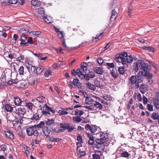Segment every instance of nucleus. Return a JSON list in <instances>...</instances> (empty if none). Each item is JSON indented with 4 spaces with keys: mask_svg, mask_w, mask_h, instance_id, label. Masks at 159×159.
Here are the masks:
<instances>
[{
    "mask_svg": "<svg viewBox=\"0 0 159 159\" xmlns=\"http://www.w3.org/2000/svg\"><path fill=\"white\" fill-rule=\"evenodd\" d=\"M139 63H138L137 62L134 63V64L133 66V69H134V70L137 72L139 70Z\"/></svg>",
    "mask_w": 159,
    "mask_h": 159,
    "instance_id": "37998d69",
    "label": "nucleus"
},
{
    "mask_svg": "<svg viewBox=\"0 0 159 159\" xmlns=\"http://www.w3.org/2000/svg\"><path fill=\"white\" fill-rule=\"evenodd\" d=\"M18 120H16V123L13 125V126L15 130L19 131L21 129V124L19 123Z\"/></svg>",
    "mask_w": 159,
    "mask_h": 159,
    "instance_id": "412c9836",
    "label": "nucleus"
},
{
    "mask_svg": "<svg viewBox=\"0 0 159 159\" xmlns=\"http://www.w3.org/2000/svg\"><path fill=\"white\" fill-rule=\"evenodd\" d=\"M36 100L39 102L42 103L41 104H42V103H45V98L42 96L37 97L36 98Z\"/></svg>",
    "mask_w": 159,
    "mask_h": 159,
    "instance_id": "b1692460",
    "label": "nucleus"
},
{
    "mask_svg": "<svg viewBox=\"0 0 159 159\" xmlns=\"http://www.w3.org/2000/svg\"><path fill=\"white\" fill-rule=\"evenodd\" d=\"M102 97L105 100L108 101H111L112 98L110 95H108L107 94H103L102 95Z\"/></svg>",
    "mask_w": 159,
    "mask_h": 159,
    "instance_id": "2f4dec72",
    "label": "nucleus"
},
{
    "mask_svg": "<svg viewBox=\"0 0 159 159\" xmlns=\"http://www.w3.org/2000/svg\"><path fill=\"white\" fill-rule=\"evenodd\" d=\"M110 73L111 75V76L115 78H117L118 76V75L117 73V70L112 69L110 71Z\"/></svg>",
    "mask_w": 159,
    "mask_h": 159,
    "instance_id": "c756f323",
    "label": "nucleus"
},
{
    "mask_svg": "<svg viewBox=\"0 0 159 159\" xmlns=\"http://www.w3.org/2000/svg\"><path fill=\"white\" fill-rule=\"evenodd\" d=\"M118 71L121 74H124L125 72L124 67L123 66L119 67L118 69Z\"/></svg>",
    "mask_w": 159,
    "mask_h": 159,
    "instance_id": "de8ad7c7",
    "label": "nucleus"
},
{
    "mask_svg": "<svg viewBox=\"0 0 159 159\" xmlns=\"http://www.w3.org/2000/svg\"><path fill=\"white\" fill-rule=\"evenodd\" d=\"M40 81V79L39 78H34L31 81L29 82V84L31 85L37 84Z\"/></svg>",
    "mask_w": 159,
    "mask_h": 159,
    "instance_id": "aec40b11",
    "label": "nucleus"
},
{
    "mask_svg": "<svg viewBox=\"0 0 159 159\" xmlns=\"http://www.w3.org/2000/svg\"><path fill=\"white\" fill-rule=\"evenodd\" d=\"M97 62L100 66H101L103 62V60L101 57H98L97 59Z\"/></svg>",
    "mask_w": 159,
    "mask_h": 159,
    "instance_id": "e2e57ef3",
    "label": "nucleus"
},
{
    "mask_svg": "<svg viewBox=\"0 0 159 159\" xmlns=\"http://www.w3.org/2000/svg\"><path fill=\"white\" fill-rule=\"evenodd\" d=\"M44 69L43 67L40 66L36 68L35 66V70L37 74L39 75L43 72Z\"/></svg>",
    "mask_w": 159,
    "mask_h": 159,
    "instance_id": "4be33fe9",
    "label": "nucleus"
},
{
    "mask_svg": "<svg viewBox=\"0 0 159 159\" xmlns=\"http://www.w3.org/2000/svg\"><path fill=\"white\" fill-rule=\"evenodd\" d=\"M44 21L47 23V24H50L52 23V20H49L48 19V18L47 17H44L43 18Z\"/></svg>",
    "mask_w": 159,
    "mask_h": 159,
    "instance_id": "4d7b16f0",
    "label": "nucleus"
},
{
    "mask_svg": "<svg viewBox=\"0 0 159 159\" xmlns=\"http://www.w3.org/2000/svg\"><path fill=\"white\" fill-rule=\"evenodd\" d=\"M27 68L28 71L29 72H30L33 71H34L35 70V66H32L31 65L27 64L25 66Z\"/></svg>",
    "mask_w": 159,
    "mask_h": 159,
    "instance_id": "5701e85b",
    "label": "nucleus"
},
{
    "mask_svg": "<svg viewBox=\"0 0 159 159\" xmlns=\"http://www.w3.org/2000/svg\"><path fill=\"white\" fill-rule=\"evenodd\" d=\"M101 152L100 151H96L95 153L93 155V159H100Z\"/></svg>",
    "mask_w": 159,
    "mask_h": 159,
    "instance_id": "a878e982",
    "label": "nucleus"
},
{
    "mask_svg": "<svg viewBox=\"0 0 159 159\" xmlns=\"http://www.w3.org/2000/svg\"><path fill=\"white\" fill-rule=\"evenodd\" d=\"M58 113L61 115H67L68 114V112L65 109L62 108L58 111Z\"/></svg>",
    "mask_w": 159,
    "mask_h": 159,
    "instance_id": "a19ab883",
    "label": "nucleus"
},
{
    "mask_svg": "<svg viewBox=\"0 0 159 159\" xmlns=\"http://www.w3.org/2000/svg\"><path fill=\"white\" fill-rule=\"evenodd\" d=\"M139 67L141 70L145 72V74H146V72L148 73V71L149 69V68L148 64L145 63L142 60H139Z\"/></svg>",
    "mask_w": 159,
    "mask_h": 159,
    "instance_id": "39448f33",
    "label": "nucleus"
},
{
    "mask_svg": "<svg viewBox=\"0 0 159 159\" xmlns=\"http://www.w3.org/2000/svg\"><path fill=\"white\" fill-rule=\"evenodd\" d=\"M77 140L78 141V142L77 143V145H78V144L82 143V137L80 135L77 136Z\"/></svg>",
    "mask_w": 159,
    "mask_h": 159,
    "instance_id": "bf43d9fd",
    "label": "nucleus"
},
{
    "mask_svg": "<svg viewBox=\"0 0 159 159\" xmlns=\"http://www.w3.org/2000/svg\"><path fill=\"white\" fill-rule=\"evenodd\" d=\"M146 75V77L147 78L148 81V83L151 84L152 83V75L149 73L146 72V74H145Z\"/></svg>",
    "mask_w": 159,
    "mask_h": 159,
    "instance_id": "6ab92c4d",
    "label": "nucleus"
},
{
    "mask_svg": "<svg viewBox=\"0 0 159 159\" xmlns=\"http://www.w3.org/2000/svg\"><path fill=\"white\" fill-rule=\"evenodd\" d=\"M27 39V37L25 34H22V35H20V40L21 41L20 44L21 46H27L28 45V43H26L25 42V40Z\"/></svg>",
    "mask_w": 159,
    "mask_h": 159,
    "instance_id": "423d86ee",
    "label": "nucleus"
},
{
    "mask_svg": "<svg viewBox=\"0 0 159 159\" xmlns=\"http://www.w3.org/2000/svg\"><path fill=\"white\" fill-rule=\"evenodd\" d=\"M86 70L84 69V68H83L81 67L80 68H78L77 69V73L79 74V78H81L82 79L83 78V77H84V75L83 74V72L84 71Z\"/></svg>",
    "mask_w": 159,
    "mask_h": 159,
    "instance_id": "ddd939ff",
    "label": "nucleus"
},
{
    "mask_svg": "<svg viewBox=\"0 0 159 159\" xmlns=\"http://www.w3.org/2000/svg\"><path fill=\"white\" fill-rule=\"evenodd\" d=\"M25 109L21 107L16 108L15 112L19 116H23L25 113L26 111Z\"/></svg>",
    "mask_w": 159,
    "mask_h": 159,
    "instance_id": "1a4fd4ad",
    "label": "nucleus"
},
{
    "mask_svg": "<svg viewBox=\"0 0 159 159\" xmlns=\"http://www.w3.org/2000/svg\"><path fill=\"white\" fill-rule=\"evenodd\" d=\"M38 11L39 14H43L44 12V8L42 7H39L38 9Z\"/></svg>",
    "mask_w": 159,
    "mask_h": 159,
    "instance_id": "13d9d810",
    "label": "nucleus"
},
{
    "mask_svg": "<svg viewBox=\"0 0 159 159\" xmlns=\"http://www.w3.org/2000/svg\"><path fill=\"white\" fill-rule=\"evenodd\" d=\"M60 128L62 129H59L57 132L58 133L64 132L66 129L69 132H70L75 128L74 126H70V125L68 123H61L60 124Z\"/></svg>",
    "mask_w": 159,
    "mask_h": 159,
    "instance_id": "7ed1b4c3",
    "label": "nucleus"
},
{
    "mask_svg": "<svg viewBox=\"0 0 159 159\" xmlns=\"http://www.w3.org/2000/svg\"><path fill=\"white\" fill-rule=\"evenodd\" d=\"M72 120L74 121L77 123H79L82 120V119L79 116L73 117Z\"/></svg>",
    "mask_w": 159,
    "mask_h": 159,
    "instance_id": "ea45409f",
    "label": "nucleus"
},
{
    "mask_svg": "<svg viewBox=\"0 0 159 159\" xmlns=\"http://www.w3.org/2000/svg\"><path fill=\"white\" fill-rule=\"evenodd\" d=\"M104 32H102L100 34H97L96 36L93 39V42H96L97 40H96L97 39H99V38H102V36L104 35Z\"/></svg>",
    "mask_w": 159,
    "mask_h": 159,
    "instance_id": "c9c22d12",
    "label": "nucleus"
},
{
    "mask_svg": "<svg viewBox=\"0 0 159 159\" xmlns=\"http://www.w3.org/2000/svg\"><path fill=\"white\" fill-rule=\"evenodd\" d=\"M25 106L30 110H32L33 109L34 106L32 103L30 102H25Z\"/></svg>",
    "mask_w": 159,
    "mask_h": 159,
    "instance_id": "473e14b6",
    "label": "nucleus"
},
{
    "mask_svg": "<svg viewBox=\"0 0 159 159\" xmlns=\"http://www.w3.org/2000/svg\"><path fill=\"white\" fill-rule=\"evenodd\" d=\"M39 107L42 111L41 113L43 115L49 116L51 115L50 112L52 114L55 113V111L52 110L51 107H49L46 103L39 104Z\"/></svg>",
    "mask_w": 159,
    "mask_h": 159,
    "instance_id": "f257e3e1",
    "label": "nucleus"
},
{
    "mask_svg": "<svg viewBox=\"0 0 159 159\" xmlns=\"http://www.w3.org/2000/svg\"><path fill=\"white\" fill-rule=\"evenodd\" d=\"M100 137L101 139L105 141V140L108 139V135L107 134L102 132L100 134Z\"/></svg>",
    "mask_w": 159,
    "mask_h": 159,
    "instance_id": "7c9ffc66",
    "label": "nucleus"
},
{
    "mask_svg": "<svg viewBox=\"0 0 159 159\" xmlns=\"http://www.w3.org/2000/svg\"><path fill=\"white\" fill-rule=\"evenodd\" d=\"M44 76L45 77H48L50 75H52V73L51 72V71L50 70L48 69L44 73Z\"/></svg>",
    "mask_w": 159,
    "mask_h": 159,
    "instance_id": "603ef678",
    "label": "nucleus"
},
{
    "mask_svg": "<svg viewBox=\"0 0 159 159\" xmlns=\"http://www.w3.org/2000/svg\"><path fill=\"white\" fill-rule=\"evenodd\" d=\"M55 123V120L53 119H48V120L46 122V124L48 125L53 124Z\"/></svg>",
    "mask_w": 159,
    "mask_h": 159,
    "instance_id": "a18cd8bd",
    "label": "nucleus"
},
{
    "mask_svg": "<svg viewBox=\"0 0 159 159\" xmlns=\"http://www.w3.org/2000/svg\"><path fill=\"white\" fill-rule=\"evenodd\" d=\"M128 56L127 53L125 52H123L121 53H118L116 56V61L119 62H121L122 64H125L126 63H129V61L126 58Z\"/></svg>",
    "mask_w": 159,
    "mask_h": 159,
    "instance_id": "f03ea898",
    "label": "nucleus"
},
{
    "mask_svg": "<svg viewBox=\"0 0 159 159\" xmlns=\"http://www.w3.org/2000/svg\"><path fill=\"white\" fill-rule=\"evenodd\" d=\"M118 15V13L116 11L115 9H114L111 12V16L110 18L111 21L112 22L115 20Z\"/></svg>",
    "mask_w": 159,
    "mask_h": 159,
    "instance_id": "4468645a",
    "label": "nucleus"
},
{
    "mask_svg": "<svg viewBox=\"0 0 159 159\" xmlns=\"http://www.w3.org/2000/svg\"><path fill=\"white\" fill-rule=\"evenodd\" d=\"M1 150L3 151L4 154L6 155L7 153V146L5 145H2L0 146Z\"/></svg>",
    "mask_w": 159,
    "mask_h": 159,
    "instance_id": "49530a36",
    "label": "nucleus"
},
{
    "mask_svg": "<svg viewBox=\"0 0 159 159\" xmlns=\"http://www.w3.org/2000/svg\"><path fill=\"white\" fill-rule=\"evenodd\" d=\"M26 131L28 136H34V137H37L39 135V133L37 129H36L35 126H31L26 128Z\"/></svg>",
    "mask_w": 159,
    "mask_h": 159,
    "instance_id": "20e7f679",
    "label": "nucleus"
},
{
    "mask_svg": "<svg viewBox=\"0 0 159 159\" xmlns=\"http://www.w3.org/2000/svg\"><path fill=\"white\" fill-rule=\"evenodd\" d=\"M24 118V117L23 116H20L18 118H16V120H18V122L22 124V123L23 122V119Z\"/></svg>",
    "mask_w": 159,
    "mask_h": 159,
    "instance_id": "680f3d73",
    "label": "nucleus"
},
{
    "mask_svg": "<svg viewBox=\"0 0 159 159\" xmlns=\"http://www.w3.org/2000/svg\"><path fill=\"white\" fill-rule=\"evenodd\" d=\"M106 66H107V68L108 69L110 68L114 69L115 67V65L114 63H107Z\"/></svg>",
    "mask_w": 159,
    "mask_h": 159,
    "instance_id": "09e8293b",
    "label": "nucleus"
},
{
    "mask_svg": "<svg viewBox=\"0 0 159 159\" xmlns=\"http://www.w3.org/2000/svg\"><path fill=\"white\" fill-rule=\"evenodd\" d=\"M18 82V79H16L14 80H9L7 82V83L8 85H11L14 84H16Z\"/></svg>",
    "mask_w": 159,
    "mask_h": 159,
    "instance_id": "e433bc0d",
    "label": "nucleus"
},
{
    "mask_svg": "<svg viewBox=\"0 0 159 159\" xmlns=\"http://www.w3.org/2000/svg\"><path fill=\"white\" fill-rule=\"evenodd\" d=\"M44 125V123L43 122L41 121L39 124L37 125H34V126H35V127L36 128V129H39L40 128H43Z\"/></svg>",
    "mask_w": 159,
    "mask_h": 159,
    "instance_id": "72a5a7b5",
    "label": "nucleus"
},
{
    "mask_svg": "<svg viewBox=\"0 0 159 159\" xmlns=\"http://www.w3.org/2000/svg\"><path fill=\"white\" fill-rule=\"evenodd\" d=\"M39 119V114H34L33 116L30 119L33 120H37Z\"/></svg>",
    "mask_w": 159,
    "mask_h": 159,
    "instance_id": "6e6d98bb",
    "label": "nucleus"
},
{
    "mask_svg": "<svg viewBox=\"0 0 159 159\" xmlns=\"http://www.w3.org/2000/svg\"><path fill=\"white\" fill-rule=\"evenodd\" d=\"M93 70L95 72L100 75H102L104 73V70L103 69V68L100 67H98L95 66L93 67Z\"/></svg>",
    "mask_w": 159,
    "mask_h": 159,
    "instance_id": "9b49d317",
    "label": "nucleus"
},
{
    "mask_svg": "<svg viewBox=\"0 0 159 159\" xmlns=\"http://www.w3.org/2000/svg\"><path fill=\"white\" fill-rule=\"evenodd\" d=\"M85 128L86 130H89L90 131L92 134L95 133L97 129V126L95 125L91 126L89 124L86 125Z\"/></svg>",
    "mask_w": 159,
    "mask_h": 159,
    "instance_id": "0eeeda50",
    "label": "nucleus"
},
{
    "mask_svg": "<svg viewBox=\"0 0 159 159\" xmlns=\"http://www.w3.org/2000/svg\"><path fill=\"white\" fill-rule=\"evenodd\" d=\"M93 105H91L89 106H85L84 107L86 109H87L90 111H92L93 112H96V111H95L94 107V106Z\"/></svg>",
    "mask_w": 159,
    "mask_h": 159,
    "instance_id": "f704fd0d",
    "label": "nucleus"
},
{
    "mask_svg": "<svg viewBox=\"0 0 159 159\" xmlns=\"http://www.w3.org/2000/svg\"><path fill=\"white\" fill-rule=\"evenodd\" d=\"M154 105L156 108H159V101L158 100L154 101Z\"/></svg>",
    "mask_w": 159,
    "mask_h": 159,
    "instance_id": "774afa93",
    "label": "nucleus"
},
{
    "mask_svg": "<svg viewBox=\"0 0 159 159\" xmlns=\"http://www.w3.org/2000/svg\"><path fill=\"white\" fill-rule=\"evenodd\" d=\"M147 89V88L146 87V86L143 84H142L140 85V91L141 93L143 94L145 92H146Z\"/></svg>",
    "mask_w": 159,
    "mask_h": 159,
    "instance_id": "cd10ccee",
    "label": "nucleus"
},
{
    "mask_svg": "<svg viewBox=\"0 0 159 159\" xmlns=\"http://www.w3.org/2000/svg\"><path fill=\"white\" fill-rule=\"evenodd\" d=\"M18 72L20 75H24V67L23 66H21L20 67L19 69Z\"/></svg>",
    "mask_w": 159,
    "mask_h": 159,
    "instance_id": "864d4df0",
    "label": "nucleus"
},
{
    "mask_svg": "<svg viewBox=\"0 0 159 159\" xmlns=\"http://www.w3.org/2000/svg\"><path fill=\"white\" fill-rule=\"evenodd\" d=\"M29 32L28 29L26 30L24 28H22L20 30V32L22 34H25L28 33Z\"/></svg>",
    "mask_w": 159,
    "mask_h": 159,
    "instance_id": "3c124183",
    "label": "nucleus"
},
{
    "mask_svg": "<svg viewBox=\"0 0 159 159\" xmlns=\"http://www.w3.org/2000/svg\"><path fill=\"white\" fill-rule=\"evenodd\" d=\"M75 116H81L84 113V112L82 110H80L77 109L75 111Z\"/></svg>",
    "mask_w": 159,
    "mask_h": 159,
    "instance_id": "4c0bfd02",
    "label": "nucleus"
},
{
    "mask_svg": "<svg viewBox=\"0 0 159 159\" xmlns=\"http://www.w3.org/2000/svg\"><path fill=\"white\" fill-rule=\"evenodd\" d=\"M143 72L142 71H139L138 74V83H141L142 81L143 77V75H144L146 77L145 75V73L143 74Z\"/></svg>",
    "mask_w": 159,
    "mask_h": 159,
    "instance_id": "dca6fc26",
    "label": "nucleus"
},
{
    "mask_svg": "<svg viewBox=\"0 0 159 159\" xmlns=\"http://www.w3.org/2000/svg\"><path fill=\"white\" fill-rule=\"evenodd\" d=\"M19 87L21 88H24L26 86V84L24 82H20L19 83Z\"/></svg>",
    "mask_w": 159,
    "mask_h": 159,
    "instance_id": "338daca9",
    "label": "nucleus"
},
{
    "mask_svg": "<svg viewBox=\"0 0 159 159\" xmlns=\"http://www.w3.org/2000/svg\"><path fill=\"white\" fill-rule=\"evenodd\" d=\"M87 64L86 63L84 62L81 64L80 67H81L83 68H84V69L87 70Z\"/></svg>",
    "mask_w": 159,
    "mask_h": 159,
    "instance_id": "69168bd1",
    "label": "nucleus"
},
{
    "mask_svg": "<svg viewBox=\"0 0 159 159\" xmlns=\"http://www.w3.org/2000/svg\"><path fill=\"white\" fill-rule=\"evenodd\" d=\"M5 107L7 112H11L13 110V107L8 104H6L5 106Z\"/></svg>",
    "mask_w": 159,
    "mask_h": 159,
    "instance_id": "bb28decb",
    "label": "nucleus"
},
{
    "mask_svg": "<svg viewBox=\"0 0 159 159\" xmlns=\"http://www.w3.org/2000/svg\"><path fill=\"white\" fill-rule=\"evenodd\" d=\"M93 102V100L92 98H86L85 100V102L86 104L90 105Z\"/></svg>",
    "mask_w": 159,
    "mask_h": 159,
    "instance_id": "58836bf2",
    "label": "nucleus"
},
{
    "mask_svg": "<svg viewBox=\"0 0 159 159\" xmlns=\"http://www.w3.org/2000/svg\"><path fill=\"white\" fill-rule=\"evenodd\" d=\"M93 104L95 111H96L97 109H98L99 110L103 108L102 105L97 101H94V103Z\"/></svg>",
    "mask_w": 159,
    "mask_h": 159,
    "instance_id": "f3484780",
    "label": "nucleus"
},
{
    "mask_svg": "<svg viewBox=\"0 0 159 159\" xmlns=\"http://www.w3.org/2000/svg\"><path fill=\"white\" fill-rule=\"evenodd\" d=\"M24 59V56L21 54H20V56L16 58L17 61L21 62H23Z\"/></svg>",
    "mask_w": 159,
    "mask_h": 159,
    "instance_id": "c03bdc74",
    "label": "nucleus"
},
{
    "mask_svg": "<svg viewBox=\"0 0 159 159\" xmlns=\"http://www.w3.org/2000/svg\"><path fill=\"white\" fill-rule=\"evenodd\" d=\"M86 84V86L90 90L94 91L96 89L95 86L90 82H89L88 83Z\"/></svg>",
    "mask_w": 159,
    "mask_h": 159,
    "instance_id": "393cba45",
    "label": "nucleus"
},
{
    "mask_svg": "<svg viewBox=\"0 0 159 159\" xmlns=\"http://www.w3.org/2000/svg\"><path fill=\"white\" fill-rule=\"evenodd\" d=\"M30 34L32 35H36V36H38L40 34H41V32L40 31H32V32H30Z\"/></svg>",
    "mask_w": 159,
    "mask_h": 159,
    "instance_id": "5fc2aeb1",
    "label": "nucleus"
},
{
    "mask_svg": "<svg viewBox=\"0 0 159 159\" xmlns=\"http://www.w3.org/2000/svg\"><path fill=\"white\" fill-rule=\"evenodd\" d=\"M31 4L34 6H39L40 4V2L36 0H32L31 2Z\"/></svg>",
    "mask_w": 159,
    "mask_h": 159,
    "instance_id": "8fccbe9b",
    "label": "nucleus"
},
{
    "mask_svg": "<svg viewBox=\"0 0 159 159\" xmlns=\"http://www.w3.org/2000/svg\"><path fill=\"white\" fill-rule=\"evenodd\" d=\"M137 80V78L136 75L132 76L130 78V81L132 84H136Z\"/></svg>",
    "mask_w": 159,
    "mask_h": 159,
    "instance_id": "c85d7f7f",
    "label": "nucleus"
},
{
    "mask_svg": "<svg viewBox=\"0 0 159 159\" xmlns=\"http://www.w3.org/2000/svg\"><path fill=\"white\" fill-rule=\"evenodd\" d=\"M70 86L72 87V84L74 86L77 87L78 88H81V84L79 82V80L77 79H74L72 82H70Z\"/></svg>",
    "mask_w": 159,
    "mask_h": 159,
    "instance_id": "9d476101",
    "label": "nucleus"
},
{
    "mask_svg": "<svg viewBox=\"0 0 159 159\" xmlns=\"http://www.w3.org/2000/svg\"><path fill=\"white\" fill-rule=\"evenodd\" d=\"M13 101L15 105L17 106H20L22 102L21 99L17 97H14Z\"/></svg>",
    "mask_w": 159,
    "mask_h": 159,
    "instance_id": "f8f14e48",
    "label": "nucleus"
},
{
    "mask_svg": "<svg viewBox=\"0 0 159 159\" xmlns=\"http://www.w3.org/2000/svg\"><path fill=\"white\" fill-rule=\"evenodd\" d=\"M95 84L96 86L98 87H101L102 86V84L101 82L98 81H96L95 82Z\"/></svg>",
    "mask_w": 159,
    "mask_h": 159,
    "instance_id": "052dcab7",
    "label": "nucleus"
},
{
    "mask_svg": "<svg viewBox=\"0 0 159 159\" xmlns=\"http://www.w3.org/2000/svg\"><path fill=\"white\" fill-rule=\"evenodd\" d=\"M43 132L44 136L48 137L49 136L51 130L49 129L48 127H45L43 129Z\"/></svg>",
    "mask_w": 159,
    "mask_h": 159,
    "instance_id": "2eb2a0df",
    "label": "nucleus"
},
{
    "mask_svg": "<svg viewBox=\"0 0 159 159\" xmlns=\"http://www.w3.org/2000/svg\"><path fill=\"white\" fill-rule=\"evenodd\" d=\"M6 137L11 139H14V135L12 133V132L10 131H4Z\"/></svg>",
    "mask_w": 159,
    "mask_h": 159,
    "instance_id": "a211bd4d",
    "label": "nucleus"
},
{
    "mask_svg": "<svg viewBox=\"0 0 159 159\" xmlns=\"http://www.w3.org/2000/svg\"><path fill=\"white\" fill-rule=\"evenodd\" d=\"M95 73L93 71H89L88 73L84 75L83 78H84L87 80H89L90 78H93L95 76Z\"/></svg>",
    "mask_w": 159,
    "mask_h": 159,
    "instance_id": "6e6552de",
    "label": "nucleus"
},
{
    "mask_svg": "<svg viewBox=\"0 0 159 159\" xmlns=\"http://www.w3.org/2000/svg\"><path fill=\"white\" fill-rule=\"evenodd\" d=\"M96 142L99 144H103L105 141L103 140L101 138L100 139H97L96 140Z\"/></svg>",
    "mask_w": 159,
    "mask_h": 159,
    "instance_id": "0e129e2a",
    "label": "nucleus"
},
{
    "mask_svg": "<svg viewBox=\"0 0 159 159\" xmlns=\"http://www.w3.org/2000/svg\"><path fill=\"white\" fill-rule=\"evenodd\" d=\"M158 117H159V116L157 112H153L151 118L154 120L158 119Z\"/></svg>",
    "mask_w": 159,
    "mask_h": 159,
    "instance_id": "79ce46f5",
    "label": "nucleus"
}]
</instances>
